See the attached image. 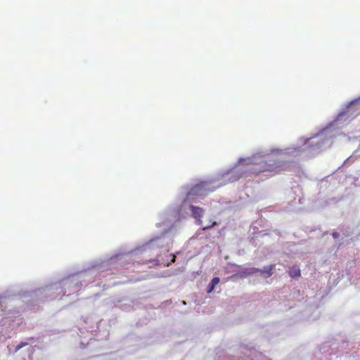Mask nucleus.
Segmentation results:
<instances>
[{
  "mask_svg": "<svg viewBox=\"0 0 360 360\" xmlns=\"http://www.w3.org/2000/svg\"><path fill=\"white\" fill-rule=\"evenodd\" d=\"M190 210L191 212L193 217L196 219L198 224L201 225L202 223V217L204 213V210L200 207L191 205Z\"/></svg>",
  "mask_w": 360,
  "mask_h": 360,
  "instance_id": "3",
  "label": "nucleus"
},
{
  "mask_svg": "<svg viewBox=\"0 0 360 360\" xmlns=\"http://www.w3.org/2000/svg\"><path fill=\"white\" fill-rule=\"evenodd\" d=\"M210 184L207 182L202 181L193 186L187 193V198L193 200L194 197L203 198L210 191Z\"/></svg>",
  "mask_w": 360,
  "mask_h": 360,
  "instance_id": "2",
  "label": "nucleus"
},
{
  "mask_svg": "<svg viewBox=\"0 0 360 360\" xmlns=\"http://www.w3.org/2000/svg\"><path fill=\"white\" fill-rule=\"evenodd\" d=\"M275 267V264L264 266L262 269L252 268L251 269V273L260 272L265 278L270 277L272 275V271Z\"/></svg>",
  "mask_w": 360,
  "mask_h": 360,
  "instance_id": "4",
  "label": "nucleus"
},
{
  "mask_svg": "<svg viewBox=\"0 0 360 360\" xmlns=\"http://www.w3.org/2000/svg\"><path fill=\"white\" fill-rule=\"evenodd\" d=\"M300 275H301V274H300V269H298V270L294 269V278L299 277V276H300Z\"/></svg>",
  "mask_w": 360,
  "mask_h": 360,
  "instance_id": "8",
  "label": "nucleus"
},
{
  "mask_svg": "<svg viewBox=\"0 0 360 360\" xmlns=\"http://www.w3.org/2000/svg\"><path fill=\"white\" fill-rule=\"evenodd\" d=\"M27 345V342H20L17 347H16V350H19L21 348H22L23 347L26 346Z\"/></svg>",
  "mask_w": 360,
  "mask_h": 360,
  "instance_id": "7",
  "label": "nucleus"
},
{
  "mask_svg": "<svg viewBox=\"0 0 360 360\" xmlns=\"http://www.w3.org/2000/svg\"><path fill=\"white\" fill-rule=\"evenodd\" d=\"M175 258H176V257H175L174 255H173V258H172V262H174V261H175Z\"/></svg>",
  "mask_w": 360,
  "mask_h": 360,
  "instance_id": "9",
  "label": "nucleus"
},
{
  "mask_svg": "<svg viewBox=\"0 0 360 360\" xmlns=\"http://www.w3.org/2000/svg\"><path fill=\"white\" fill-rule=\"evenodd\" d=\"M217 224V223L216 221H213L211 225L202 227V230L207 231L208 229H210L213 226H216Z\"/></svg>",
  "mask_w": 360,
  "mask_h": 360,
  "instance_id": "6",
  "label": "nucleus"
},
{
  "mask_svg": "<svg viewBox=\"0 0 360 360\" xmlns=\"http://www.w3.org/2000/svg\"><path fill=\"white\" fill-rule=\"evenodd\" d=\"M219 281H220L219 278H218V277L213 278L212 279L211 282L208 285L207 292V293L212 292L214 290L216 285H217L219 283Z\"/></svg>",
  "mask_w": 360,
  "mask_h": 360,
  "instance_id": "5",
  "label": "nucleus"
},
{
  "mask_svg": "<svg viewBox=\"0 0 360 360\" xmlns=\"http://www.w3.org/2000/svg\"><path fill=\"white\" fill-rule=\"evenodd\" d=\"M282 165L277 154L255 155L248 160L240 161L239 165L227 172L225 180L237 181L245 173L257 176L264 172H278Z\"/></svg>",
  "mask_w": 360,
  "mask_h": 360,
  "instance_id": "1",
  "label": "nucleus"
}]
</instances>
